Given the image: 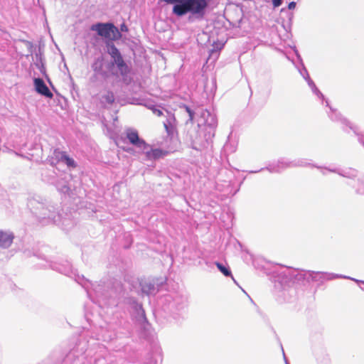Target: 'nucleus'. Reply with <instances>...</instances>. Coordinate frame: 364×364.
Returning <instances> with one entry per match:
<instances>
[{"label":"nucleus","mask_w":364,"mask_h":364,"mask_svg":"<svg viewBox=\"0 0 364 364\" xmlns=\"http://www.w3.org/2000/svg\"><path fill=\"white\" fill-rule=\"evenodd\" d=\"M28 206L33 210V213L41 220H47V223H53L61 225L65 230H68V225L71 221L67 218L61 219V215L58 212V208L48 203L39 202L38 200L31 198L28 202Z\"/></svg>","instance_id":"1"},{"label":"nucleus","mask_w":364,"mask_h":364,"mask_svg":"<svg viewBox=\"0 0 364 364\" xmlns=\"http://www.w3.org/2000/svg\"><path fill=\"white\" fill-rule=\"evenodd\" d=\"M208 6V0H184L181 16L189 14L188 21L202 20Z\"/></svg>","instance_id":"2"},{"label":"nucleus","mask_w":364,"mask_h":364,"mask_svg":"<svg viewBox=\"0 0 364 364\" xmlns=\"http://www.w3.org/2000/svg\"><path fill=\"white\" fill-rule=\"evenodd\" d=\"M90 29L105 39L116 41L122 38L121 32L112 23H97L92 25Z\"/></svg>","instance_id":"3"},{"label":"nucleus","mask_w":364,"mask_h":364,"mask_svg":"<svg viewBox=\"0 0 364 364\" xmlns=\"http://www.w3.org/2000/svg\"><path fill=\"white\" fill-rule=\"evenodd\" d=\"M107 52L112 58V63L117 66L121 75L123 77L127 76L130 72V68L124 62L118 48L113 44L109 45L107 46Z\"/></svg>","instance_id":"4"},{"label":"nucleus","mask_w":364,"mask_h":364,"mask_svg":"<svg viewBox=\"0 0 364 364\" xmlns=\"http://www.w3.org/2000/svg\"><path fill=\"white\" fill-rule=\"evenodd\" d=\"M331 112L328 114L331 119L333 121H340L342 124H345L346 127L352 130L354 134L358 136V141L364 146V135L360 131V129L357 126L351 124L347 119L343 118L339 113H337L336 110L333 109L330 107Z\"/></svg>","instance_id":"5"},{"label":"nucleus","mask_w":364,"mask_h":364,"mask_svg":"<svg viewBox=\"0 0 364 364\" xmlns=\"http://www.w3.org/2000/svg\"><path fill=\"white\" fill-rule=\"evenodd\" d=\"M338 278L350 279L357 282H359L358 280L351 279L349 277H346V276H344L342 274H333V273L309 271V282H323V281H325V280H332V279H338Z\"/></svg>","instance_id":"6"},{"label":"nucleus","mask_w":364,"mask_h":364,"mask_svg":"<svg viewBox=\"0 0 364 364\" xmlns=\"http://www.w3.org/2000/svg\"><path fill=\"white\" fill-rule=\"evenodd\" d=\"M198 124H203L209 127L211 129L209 131V133H210L211 131H214L218 124L215 115L209 110L204 109H200L198 110Z\"/></svg>","instance_id":"7"},{"label":"nucleus","mask_w":364,"mask_h":364,"mask_svg":"<svg viewBox=\"0 0 364 364\" xmlns=\"http://www.w3.org/2000/svg\"><path fill=\"white\" fill-rule=\"evenodd\" d=\"M139 287L142 295H152L159 291V284L156 283L155 279H144L139 282Z\"/></svg>","instance_id":"8"},{"label":"nucleus","mask_w":364,"mask_h":364,"mask_svg":"<svg viewBox=\"0 0 364 364\" xmlns=\"http://www.w3.org/2000/svg\"><path fill=\"white\" fill-rule=\"evenodd\" d=\"M146 146L141 149L142 153L145 155L147 160L154 161L163 158L167 154V151L161 149H153L151 145L146 143Z\"/></svg>","instance_id":"9"},{"label":"nucleus","mask_w":364,"mask_h":364,"mask_svg":"<svg viewBox=\"0 0 364 364\" xmlns=\"http://www.w3.org/2000/svg\"><path fill=\"white\" fill-rule=\"evenodd\" d=\"M296 166H304L302 161H289L284 159L279 160L277 165H271L267 168L272 173H279L287 168Z\"/></svg>","instance_id":"10"},{"label":"nucleus","mask_w":364,"mask_h":364,"mask_svg":"<svg viewBox=\"0 0 364 364\" xmlns=\"http://www.w3.org/2000/svg\"><path fill=\"white\" fill-rule=\"evenodd\" d=\"M126 135L129 142L136 147L140 149H141L144 146L147 147L146 142L144 139L139 138L136 130L128 129L126 131Z\"/></svg>","instance_id":"11"},{"label":"nucleus","mask_w":364,"mask_h":364,"mask_svg":"<svg viewBox=\"0 0 364 364\" xmlns=\"http://www.w3.org/2000/svg\"><path fill=\"white\" fill-rule=\"evenodd\" d=\"M33 84L35 90L38 94L48 98L53 97V93L50 91L43 79L39 77L34 78Z\"/></svg>","instance_id":"12"},{"label":"nucleus","mask_w":364,"mask_h":364,"mask_svg":"<svg viewBox=\"0 0 364 364\" xmlns=\"http://www.w3.org/2000/svg\"><path fill=\"white\" fill-rule=\"evenodd\" d=\"M14 235L10 231L0 230V248L7 249L13 243Z\"/></svg>","instance_id":"13"},{"label":"nucleus","mask_w":364,"mask_h":364,"mask_svg":"<svg viewBox=\"0 0 364 364\" xmlns=\"http://www.w3.org/2000/svg\"><path fill=\"white\" fill-rule=\"evenodd\" d=\"M309 271L306 270H289L288 276L294 282H303L304 281L309 282Z\"/></svg>","instance_id":"14"},{"label":"nucleus","mask_w":364,"mask_h":364,"mask_svg":"<svg viewBox=\"0 0 364 364\" xmlns=\"http://www.w3.org/2000/svg\"><path fill=\"white\" fill-rule=\"evenodd\" d=\"M100 100V103L103 107L112 105L114 102V93L109 90L105 91L104 93L101 95Z\"/></svg>","instance_id":"15"},{"label":"nucleus","mask_w":364,"mask_h":364,"mask_svg":"<svg viewBox=\"0 0 364 364\" xmlns=\"http://www.w3.org/2000/svg\"><path fill=\"white\" fill-rule=\"evenodd\" d=\"M304 70L305 71V73L306 75V77H305L304 75V78L306 80L309 86L310 87V88L311 89L312 92L316 95H317L319 98L321 99H323L324 98V96L323 95V94L318 90V89L316 87L315 83L314 82V81L310 78L309 77V75L308 73V71L306 69V68H304Z\"/></svg>","instance_id":"16"},{"label":"nucleus","mask_w":364,"mask_h":364,"mask_svg":"<svg viewBox=\"0 0 364 364\" xmlns=\"http://www.w3.org/2000/svg\"><path fill=\"white\" fill-rule=\"evenodd\" d=\"M167 4H174L173 7V14L177 16H181L183 4L184 0H164Z\"/></svg>","instance_id":"17"},{"label":"nucleus","mask_w":364,"mask_h":364,"mask_svg":"<svg viewBox=\"0 0 364 364\" xmlns=\"http://www.w3.org/2000/svg\"><path fill=\"white\" fill-rule=\"evenodd\" d=\"M174 121L175 118L173 115L169 114L166 121L164 122V127L168 136L173 135L175 132V127L173 125Z\"/></svg>","instance_id":"18"},{"label":"nucleus","mask_w":364,"mask_h":364,"mask_svg":"<svg viewBox=\"0 0 364 364\" xmlns=\"http://www.w3.org/2000/svg\"><path fill=\"white\" fill-rule=\"evenodd\" d=\"M56 188L60 193L64 194H69L70 191V188L68 183L63 180H60L58 181L56 183Z\"/></svg>","instance_id":"19"},{"label":"nucleus","mask_w":364,"mask_h":364,"mask_svg":"<svg viewBox=\"0 0 364 364\" xmlns=\"http://www.w3.org/2000/svg\"><path fill=\"white\" fill-rule=\"evenodd\" d=\"M215 264L217 266V267L218 268V269L226 277H228V276H231V271L230 270V269L223 265V264L220 263V262H215Z\"/></svg>","instance_id":"20"},{"label":"nucleus","mask_w":364,"mask_h":364,"mask_svg":"<svg viewBox=\"0 0 364 364\" xmlns=\"http://www.w3.org/2000/svg\"><path fill=\"white\" fill-rule=\"evenodd\" d=\"M54 156H55V158L58 161H60V162L63 163L64 160L66 158V156H68V154L65 151H59V150H55Z\"/></svg>","instance_id":"21"},{"label":"nucleus","mask_w":364,"mask_h":364,"mask_svg":"<svg viewBox=\"0 0 364 364\" xmlns=\"http://www.w3.org/2000/svg\"><path fill=\"white\" fill-rule=\"evenodd\" d=\"M102 68V60L97 59L92 65V68L96 73H100Z\"/></svg>","instance_id":"22"},{"label":"nucleus","mask_w":364,"mask_h":364,"mask_svg":"<svg viewBox=\"0 0 364 364\" xmlns=\"http://www.w3.org/2000/svg\"><path fill=\"white\" fill-rule=\"evenodd\" d=\"M330 172L333 173H337L338 175L343 176V177H353L355 176V171H353V173L350 174L348 172L343 171H338L337 169H329Z\"/></svg>","instance_id":"23"},{"label":"nucleus","mask_w":364,"mask_h":364,"mask_svg":"<svg viewBox=\"0 0 364 364\" xmlns=\"http://www.w3.org/2000/svg\"><path fill=\"white\" fill-rule=\"evenodd\" d=\"M58 271H59L62 274H68L72 272L71 265L68 262H67L66 266L58 268Z\"/></svg>","instance_id":"24"},{"label":"nucleus","mask_w":364,"mask_h":364,"mask_svg":"<svg viewBox=\"0 0 364 364\" xmlns=\"http://www.w3.org/2000/svg\"><path fill=\"white\" fill-rule=\"evenodd\" d=\"M64 164H65L68 167L75 168L76 167V163L73 159L70 158L68 155L64 160Z\"/></svg>","instance_id":"25"},{"label":"nucleus","mask_w":364,"mask_h":364,"mask_svg":"<svg viewBox=\"0 0 364 364\" xmlns=\"http://www.w3.org/2000/svg\"><path fill=\"white\" fill-rule=\"evenodd\" d=\"M186 112H188V116H189V121L192 122L193 120V117H194V112L192 111L188 107H186Z\"/></svg>","instance_id":"26"},{"label":"nucleus","mask_w":364,"mask_h":364,"mask_svg":"<svg viewBox=\"0 0 364 364\" xmlns=\"http://www.w3.org/2000/svg\"><path fill=\"white\" fill-rule=\"evenodd\" d=\"M282 4V0H272L274 7H279Z\"/></svg>","instance_id":"27"},{"label":"nucleus","mask_w":364,"mask_h":364,"mask_svg":"<svg viewBox=\"0 0 364 364\" xmlns=\"http://www.w3.org/2000/svg\"><path fill=\"white\" fill-rule=\"evenodd\" d=\"M153 112H154L155 114H156L157 116H161V115H162V114H163L162 111H161V110H160V109H158V108H156V107H154V108L153 109Z\"/></svg>","instance_id":"28"},{"label":"nucleus","mask_w":364,"mask_h":364,"mask_svg":"<svg viewBox=\"0 0 364 364\" xmlns=\"http://www.w3.org/2000/svg\"><path fill=\"white\" fill-rule=\"evenodd\" d=\"M315 166V167H316L317 168L321 169V173H322L323 175H326V171H329V169H330V168H323V167H321V166Z\"/></svg>","instance_id":"29"},{"label":"nucleus","mask_w":364,"mask_h":364,"mask_svg":"<svg viewBox=\"0 0 364 364\" xmlns=\"http://www.w3.org/2000/svg\"><path fill=\"white\" fill-rule=\"evenodd\" d=\"M120 31L122 32H127L128 31V28L127 26L125 25V23H122L121 26H120Z\"/></svg>","instance_id":"30"},{"label":"nucleus","mask_w":364,"mask_h":364,"mask_svg":"<svg viewBox=\"0 0 364 364\" xmlns=\"http://www.w3.org/2000/svg\"><path fill=\"white\" fill-rule=\"evenodd\" d=\"M296 7V2L291 1L288 5V9L289 10L294 9Z\"/></svg>","instance_id":"31"},{"label":"nucleus","mask_w":364,"mask_h":364,"mask_svg":"<svg viewBox=\"0 0 364 364\" xmlns=\"http://www.w3.org/2000/svg\"><path fill=\"white\" fill-rule=\"evenodd\" d=\"M303 68H305V67L303 65ZM299 72H300L301 75L303 77H304V75L305 77H306V73H305V71H304V68H302V70H299Z\"/></svg>","instance_id":"32"},{"label":"nucleus","mask_w":364,"mask_h":364,"mask_svg":"<svg viewBox=\"0 0 364 364\" xmlns=\"http://www.w3.org/2000/svg\"><path fill=\"white\" fill-rule=\"evenodd\" d=\"M299 160H297L296 161H298ZM299 161H303V164H304V166H306L308 165V163L306 161H305L303 159H300ZM309 165H311V163H309Z\"/></svg>","instance_id":"33"},{"label":"nucleus","mask_w":364,"mask_h":364,"mask_svg":"<svg viewBox=\"0 0 364 364\" xmlns=\"http://www.w3.org/2000/svg\"><path fill=\"white\" fill-rule=\"evenodd\" d=\"M139 309L141 311V314H142V315H143V316H144V310L142 309L141 305H139Z\"/></svg>","instance_id":"34"},{"label":"nucleus","mask_w":364,"mask_h":364,"mask_svg":"<svg viewBox=\"0 0 364 364\" xmlns=\"http://www.w3.org/2000/svg\"><path fill=\"white\" fill-rule=\"evenodd\" d=\"M296 56H297L299 58H300V55H299V54L298 53L297 50H296Z\"/></svg>","instance_id":"35"},{"label":"nucleus","mask_w":364,"mask_h":364,"mask_svg":"<svg viewBox=\"0 0 364 364\" xmlns=\"http://www.w3.org/2000/svg\"><path fill=\"white\" fill-rule=\"evenodd\" d=\"M228 147H229V144H225V149H228Z\"/></svg>","instance_id":"36"},{"label":"nucleus","mask_w":364,"mask_h":364,"mask_svg":"<svg viewBox=\"0 0 364 364\" xmlns=\"http://www.w3.org/2000/svg\"><path fill=\"white\" fill-rule=\"evenodd\" d=\"M181 304H183V303L185 302V300L182 298L181 299Z\"/></svg>","instance_id":"37"},{"label":"nucleus","mask_w":364,"mask_h":364,"mask_svg":"<svg viewBox=\"0 0 364 364\" xmlns=\"http://www.w3.org/2000/svg\"><path fill=\"white\" fill-rule=\"evenodd\" d=\"M326 106H328V102L327 100H326Z\"/></svg>","instance_id":"38"},{"label":"nucleus","mask_w":364,"mask_h":364,"mask_svg":"<svg viewBox=\"0 0 364 364\" xmlns=\"http://www.w3.org/2000/svg\"><path fill=\"white\" fill-rule=\"evenodd\" d=\"M177 309H183V306H180V307H178L176 306Z\"/></svg>","instance_id":"39"},{"label":"nucleus","mask_w":364,"mask_h":364,"mask_svg":"<svg viewBox=\"0 0 364 364\" xmlns=\"http://www.w3.org/2000/svg\"><path fill=\"white\" fill-rule=\"evenodd\" d=\"M286 364H289L287 360H286Z\"/></svg>","instance_id":"40"}]
</instances>
